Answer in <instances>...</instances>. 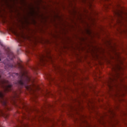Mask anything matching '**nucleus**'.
<instances>
[{
	"label": "nucleus",
	"instance_id": "17",
	"mask_svg": "<svg viewBox=\"0 0 127 127\" xmlns=\"http://www.w3.org/2000/svg\"><path fill=\"white\" fill-rule=\"evenodd\" d=\"M31 118H28V120H30Z\"/></svg>",
	"mask_w": 127,
	"mask_h": 127
},
{
	"label": "nucleus",
	"instance_id": "2",
	"mask_svg": "<svg viewBox=\"0 0 127 127\" xmlns=\"http://www.w3.org/2000/svg\"><path fill=\"white\" fill-rule=\"evenodd\" d=\"M0 87L2 89V91L0 90V98L1 99V104L5 106H7V102L8 100L4 97V93L11 91L12 86L8 81L3 79L0 75Z\"/></svg>",
	"mask_w": 127,
	"mask_h": 127
},
{
	"label": "nucleus",
	"instance_id": "11",
	"mask_svg": "<svg viewBox=\"0 0 127 127\" xmlns=\"http://www.w3.org/2000/svg\"><path fill=\"white\" fill-rule=\"evenodd\" d=\"M46 76L47 80H49V81H53V78H52V77H51V74H50V73L46 74Z\"/></svg>",
	"mask_w": 127,
	"mask_h": 127
},
{
	"label": "nucleus",
	"instance_id": "5",
	"mask_svg": "<svg viewBox=\"0 0 127 127\" xmlns=\"http://www.w3.org/2000/svg\"><path fill=\"white\" fill-rule=\"evenodd\" d=\"M114 81H120L123 82L124 81V77L122 76V74L120 72H116L115 75H113V77L110 78V81L108 83L112 84Z\"/></svg>",
	"mask_w": 127,
	"mask_h": 127
},
{
	"label": "nucleus",
	"instance_id": "13",
	"mask_svg": "<svg viewBox=\"0 0 127 127\" xmlns=\"http://www.w3.org/2000/svg\"><path fill=\"white\" fill-rule=\"evenodd\" d=\"M24 116L22 117V119H26L27 118V114H24Z\"/></svg>",
	"mask_w": 127,
	"mask_h": 127
},
{
	"label": "nucleus",
	"instance_id": "16",
	"mask_svg": "<svg viewBox=\"0 0 127 127\" xmlns=\"http://www.w3.org/2000/svg\"><path fill=\"white\" fill-rule=\"evenodd\" d=\"M106 0L107 1H109L110 0Z\"/></svg>",
	"mask_w": 127,
	"mask_h": 127
},
{
	"label": "nucleus",
	"instance_id": "10",
	"mask_svg": "<svg viewBox=\"0 0 127 127\" xmlns=\"http://www.w3.org/2000/svg\"><path fill=\"white\" fill-rule=\"evenodd\" d=\"M0 117H3L4 119H7V118H8V114H5L3 113L2 110L0 109Z\"/></svg>",
	"mask_w": 127,
	"mask_h": 127
},
{
	"label": "nucleus",
	"instance_id": "18",
	"mask_svg": "<svg viewBox=\"0 0 127 127\" xmlns=\"http://www.w3.org/2000/svg\"><path fill=\"white\" fill-rule=\"evenodd\" d=\"M20 123H21V121H20Z\"/></svg>",
	"mask_w": 127,
	"mask_h": 127
},
{
	"label": "nucleus",
	"instance_id": "6",
	"mask_svg": "<svg viewBox=\"0 0 127 127\" xmlns=\"http://www.w3.org/2000/svg\"><path fill=\"white\" fill-rule=\"evenodd\" d=\"M4 64H5V69H6L7 67H8V68H13V67H18V68H22V64H21L20 63H17V64H9L8 62H7V64L6 63L4 62Z\"/></svg>",
	"mask_w": 127,
	"mask_h": 127
},
{
	"label": "nucleus",
	"instance_id": "15",
	"mask_svg": "<svg viewBox=\"0 0 127 127\" xmlns=\"http://www.w3.org/2000/svg\"><path fill=\"white\" fill-rule=\"evenodd\" d=\"M108 86H109V88H111V85L108 84Z\"/></svg>",
	"mask_w": 127,
	"mask_h": 127
},
{
	"label": "nucleus",
	"instance_id": "4",
	"mask_svg": "<svg viewBox=\"0 0 127 127\" xmlns=\"http://www.w3.org/2000/svg\"><path fill=\"white\" fill-rule=\"evenodd\" d=\"M39 63H38L37 68L42 66H46V64L53 63V60L51 56L47 54L46 56L43 54H39L38 56Z\"/></svg>",
	"mask_w": 127,
	"mask_h": 127
},
{
	"label": "nucleus",
	"instance_id": "3",
	"mask_svg": "<svg viewBox=\"0 0 127 127\" xmlns=\"http://www.w3.org/2000/svg\"><path fill=\"white\" fill-rule=\"evenodd\" d=\"M20 93H21V90H20L18 91H14L13 92V96L11 99V102L16 107H18V108H19L20 109H23L26 112L27 114H28L30 109L26 104L21 101L20 98H19V94Z\"/></svg>",
	"mask_w": 127,
	"mask_h": 127
},
{
	"label": "nucleus",
	"instance_id": "7",
	"mask_svg": "<svg viewBox=\"0 0 127 127\" xmlns=\"http://www.w3.org/2000/svg\"><path fill=\"white\" fill-rule=\"evenodd\" d=\"M114 13L115 15L117 16V17H120L122 19H124V17L123 16V14H124V12L117 10L116 11H114Z\"/></svg>",
	"mask_w": 127,
	"mask_h": 127
},
{
	"label": "nucleus",
	"instance_id": "1",
	"mask_svg": "<svg viewBox=\"0 0 127 127\" xmlns=\"http://www.w3.org/2000/svg\"><path fill=\"white\" fill-rule=\"evenodd\" d=\"M19 77L20 80L17 81V85L20 88L25 87L26 90L32 95V101L35 102V99L38 97V93L36 92V90H39L40 88L38 85L34 83V78L30 77L26 71L21 72Z\"/></svg>",
	"mask_w": 127,
	"mask_h": 127
},
{
	"label": "nucleus",
	"instance_id": "21",
	"mask_svg": "<svg viewBox=\"0 0 127 127\" xmlns=\"http://www.w3.org/2000/svg\"><path fill=\"white\" fill-rule=\"evenodd\" d=\"M0 61H1V59H0Z\"/></svg>",
	"mask_w": 127,
	"mask_h": 127
},
{
	"label": "nucleus",
	"instance_id": "20",
	"mask_svg": "<svg viewBox=\"0 0 127 127\" xmlns=\"http://www.w3.org/2000/svg\"><path fill=\"white\" fill-rule=\"evenodd\" d=\"M7 110H9L8 108L7 107Z\"/></svg>",
	"mask_w": 127,
	"mask_h": 127
},
{
	"label": "nucleus",
	"instance_id": "8",
	"mask_svg": "<svg viewBox=\"0 0 127 127\" xmlns=\"http://www.w3.org/2000/svg\"><path fill=\"white\" fill-rule=\"evenodd\" d=\"M7 54H8V56L10 59V60H12L13 58H14V55H13V53H12V52L10 51V49L9 48H7L6 50Z\"/></svg>",
	"mask_w": 127,
	"mask_h": 127
},
{
	"label": "nucleus",
	"instance_id": "19",
	"mask_svg": "<svg viewBox=\"0 0 127 127\" xmlns=\"http://www.w3.org/2000/svg\"><path fill=\"white\" fill-rule=\"evenodd\" d=\"M16 75H18V73H16Z\"/></svg>",
	"mask_w": 127,
	"mask_h": 127
},
{
	"label": "nucleus",
	"instance_id": "9",
	"mask_svg": "<svg viewBox=\"0 0 127 127\" xmlns=\"http://www.w3.org/2000/svg\"><path fill=\"white\" fill-rule=\"evenodd\" d=\"M14 34L16 35V37L19 39V40H21V38L24 39V35L22 33H18L16 32H14Z\"/></svg>",
	"mask_w": 127,
	"mask_h": 127
},
{
	"label": "nucleus",
	"instance_id": "14",
	"mask_svg": "<svg viewBox=\"0 0 127 127\" xmlns=\"http://www.w3.org/2000/svg\"><path fill=\"white\" fill-rule=\"evenodd\" d=\"M0 45L1 46H2V44L1 42H0Z\"/></svg>",
	"mask_w": 127,
	"mask_h": 127
},
{
	"label": "nucleus",
	"instance_id": "12",
	"mask_svg": "<svg viewBox=\"0 0 127 127\" xmlns=\"http://www.w3.org/2000/svg\"><path fill=\"white\" fill-rule=\"evenodd\" d=\"M117 69H118V70H119V71H121V69H122V67H121V66H120L119 65H116V68H115V71L116 70H117Z\"/></svg>",
	"mask_w": 127,
	"mask_h": 127
}]
</instances>
